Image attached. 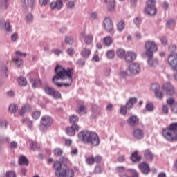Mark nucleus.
Here are the masks:
<instances>
[{
    "mask_svg": "<svg viewBox=\"0 0 177 177\" xmlns=\"http://www.w3.org/2000/svg\"><path fill=\"white\" fill-rule=\"evenodd\" d=\"M80 131V127L77 124H73L71 127L66 128V132L68 136H74L75 132Z\"/></svg>",
    "mask_w": 177,
    "mask_h": 177,
    "instance_id": "obj_12",
    "label": "nucleus"
},
{
    "mask_svg": "<svg viewBox=\"0 0 177 177\" xmlns=\"http://www.w3.org/2000/svg\"><path fill=\"white\" fill-rule=\"evenodd\" d=\"M74 6H75V3H74V1H69L68 3V9H73Z\"/></svg>",
    "mask_w": 177,
    "mask_h": 177,
    "instance_id": "obj_58",
    "label": "nucleus"
},
{
    "mask_svg": "<svg viewBox=\"0 0 177 177\" xmlns=\"http://www.w3.org/2000/svg\"><path fill=\"white\" fill-rule=\"evenodd\" d=\"M117 28L118 31H122L125 28V22L124 21H120L117 24Z\"/></svg>",
    "mask_w": 177,
    "mask_h": 177,
    "instance_id": "obj_34",
    "label": "nucleus"
},
{
    "mask_svg": "<svg viewBox=\"0 0 177 177\" xmlns=\"http://www.w3.org/2000/svg\"><path fill=\"white\" fill-rule=\"evenodd\" d=\"M18 82L21 86H26L27 85V79L24 77H20L18 78Z\"/></svg>",
    "mask_w": 177,
    "mask_h": 177,
    "instance_id": "obj_33",
    "label": "nucleus"
},
{
    "mask_svg": "<svg viewBox=\"0 0 177 177\" xmlns=\"http://www.w3.org/2000/svg\"><path fill=\"white\" fill-rule=\"evenodd\" d=\"M50 8L53 10H60L63 8V1L62 0H58L56 1H53L50 3Z\"/></svg>",
    "mask_w": 177,
    "mask_h": 177,
    "instance_id": "obj_16",
    "label": "nucleus"
},
{
    "mask_svg": "<svg viewBox=\"0 0 177 177\" xmlns=\"http://www.w3.org/2000/svg\"><path fill=\"white\" fill-rule=\"evenodd\" d=\"M167 27H168L169 28H172V27H175V20H169L167 23Z\"/></svg>",
    "mask_w": 177,
    "mask_h": 177,
    "instance_id": "obj_46",
    "label": "nucleus"
},
{
    "mask_svg": "<svg viewBox=\"0 0 177 177\" xmlns=\"http://www.w3.org/2000/svg\"><path fill=\"white\" fill-rule=\"evenodd\" d=\"M155 95L158 99H162V97H164V93L158 90V91H155Z\"/></svg>",
    "mask_w": 177,
    "mask_h": 177,
    "instance_id": "obj_50",
    "label": "nucleus"
},
{
    "mask_svg": "<svg viewBox=\"0 0 177 177\" xmlns=\"http://www.w3.org/2000/svg\"><path fill=\"white\" fill-rule=\"evenodd\" d=\"M127 109L128 108L127 106H122L120 109V114H122V115H127Z\"/></svg>",
    "mask_w": 177,
    "mask_h": 177,
    "instance_id": "obj_47",
    "label": "nucleus"
},
{
    "mask_svg": "<svg viewBox=\"0 0 177 177\" xmlns=\"http://www.w3.org/2000/svg\"><path fill=\"white\" fill-rule=\"evenodd\" d=\"M53 124V119L49 115H44L41 119V124L39 125L40 131H45L48 127H50Z\"/></svg>",
    "mask_w": 177,
    "mask_h": 177,
    "instance_id": "obj_5",
    "label": "nucleus"
},
{
    "mask_svg": "<svg viewBox=\"0 0 177 177\" xmlns=\"http://www.w3.org/2000/svg\"><path fill=\"white\" fill-rule=\"evenodd\" d=\"M148 64L151 67H153V66L157 64V59H153V57H149Z\"/></svg>",
    "mask_w": 177,
    "mask_h": 177,
    "instance_id": "obj_39",
    "label": "nucleus"
},
{
    "mask_svg": "<svg viewBox=\"0 0 177 177\" xmlns=\"http://www.w3.org/2000/svg\"><path fill=\"white\" fill-rule=\"evenodd\" d=\"M129 70L132 73V74H138L140 73V66L138 64L133 63L129 65Z\"/></svg>",
    "mask_w": 177,
    "mask_h": 177,
    "instance_id": "obj_17",
    "label": "nucleus"
},
{
    "mask_svg": "<svg viewBox=\"0 0 177 177\" xmlns=\"http://www.w3.org/2000/svg\"><path fill=\"white\" fill-rule=\"evenodd\" d=\"M53 167L55 171V175L58 177H74V170L66 167L62 169V162L59 161L55 162Z\"/></svg>",
    "mask_w": 177,
    "mask_h": 177,
    "instance_id": "obj_3",
    "label": "nucleus"
},
{
    "mask_svg": "<svg viewBox=\"0 0 177 177\" xmlns=\"http://www.w3.org/2000/svg\"><path fill=\"white\" fill-rule=\"evenodd\" d=\"M19 162L20 165H28V160L24 156H22L19 158Z\"/></svg>",
    "mask_w": 177,
    "mask_h": 177,
    "instance_id": "obj_30",
    "label": "nucleus"
},
{
    "mask_svg": "<svg viewBox=\"0 0 177 177\" xmlns=\"http://www.w3.org/2000/svg\"><path fill=\"white\" fill-rule=\"evenodd\" d=\"M127 122L131 127H136L139 124V118L136 115H132L127 120Z\"/></svg>",
    "mask_w": 177,
    "mask_h": 177,
    "instance_id": "obj_21",
    "label": "nucleus"
},
{
    "mask_svg": "<svg viewBox=\"0 0 177 177\" xmlns=\"http://www.w3.org/2000/svg\"><path fill=\"white\" fill-rule=\"evenodd\" d=\"M33 19L32 15L29 14L26 16V21L28 23H30V21Z\"/></svg>",
    "mask_w": 177,
    "mask_h": 177,
    "instance_id": "obj_63",
    "label": "nucleus"
},
{
    "mask_svg": "<svg viewBox=\"0 0 177 177\" xmlns=\"http://www.w3.org/2000/svg\"><path fill=\"white\" fill-rule=\"evenodd\" d=\"M139 168L141 172H142V174H145L146 175L150 172V166H149V164L145 162L139 165Z\"/></svg>",
    "mask_w": 177,
    "mask_h": 177,
    "instance_id": "obj_18",
    "label": "nucleus"
},
{
    "mask_svg": "<svg viewBox=\"0 0 177 177\" xmlns=\"http://www.w3.org/2000/svg\"><path fill=\"white\" fill-rule=\"evenodd\" d=\"M151 88L152 89V91H154L155 92H156L160 90V84L157 83H153L151 84Z\"/></svg>",
    "mask_w": 177,
    "mask_h": 177,
    "instance_id": "obj_43",
    "label": "nucleus"
},
{
    "mask_svg": "<svg viewBox=\"0 0 177 177\" xmlns=\"http://www.w3.org/2000/svg\"><path fill=\"white\" fill-rule=\"evenodd\" d=\"M81 37L84 38V44L86 45H91L93 42V35H87L85 36V33H81Z\"/></svg>",
    "mask_w": 177,
    "mask_h": 177,
    "instance_id": "obj_19",
    "label": "nucleus"
},
{
    "mask_svg": "<svg viewBox=\"0 0 177 177\" xmlns=\"http://www.w3.org/2000/svg\"><path fill=\"white\" fill-rule=\"evenodd\" d=\"M9 0H2L1 2V9H7L8 6H9Z\"/></svg>",
    "mask_w": 177,
    "mask_h": 177,
    "instance_id": "obj_42",
    "label": "nucleus"
},
{
    "mask_svg": "<svg viewBox=\"0 0 177 177\" xmlns=\"http://www.w3.org/2000/svg\"><path fill=\"white\" fill-rule=\"evenodd\" d=\"M133 136L135 139H143L145 138V131L141 129H135L133 131Z\"/></svg>",
    "mask_w": 177,
    "mask_h": 177,
    "instance_id": "obj_15",
    "label": "nucleus"
},
{
    "mask_svg": "<svg viewBox=\"0 0 177 177\" xmlns=\"http://www.w3.org/2000/svg\"><path fill=\"white\" fill-rule=\"evenodd\" d=\"M138 102V99L136 97H133V98H130L129 102H127V105L129 106V104H135L136 103H137Z\"/></svg>",
    "mask_w": 177,
    "mask_h": 177,
    "instance_id": "obj_51",
    "label": "nucleus"
},
{
    "mask_svg": "<svg viewBox=\"0 0 177 177\" xmlns=\"http://www.w3.org/2000/svg\"><path fill=\"white\" fill-rule=\"evenodd\" d=\"M10 149H17V142L16 141H12L10 144Z\"/></svg>",
    "mask_w": 177,
    "mask_h": 177,
    "instance_id": "obj_55",
    "label": "nucleus"
},
{
    "mask_svg": "<svg viewBox=\"0 0 177 177\" xmlns=\"http://www.w3.org/2000/svg\"><path fill=\"white\" fill-rule=\"evenodd\" d=\"M91 135V131H83L79 133L78 138L80 140L83 142V143H89V136Z\"/></svg>",
    "mask_w": 177,
    "mask_h": 177,
    "instance_id": "obj_10",
    "label": "nucleus"
},
{
    "mask_svg": "<svg viewBox=\"0 0 177 177\" xmlns=\"http://www.w3.org/2000/svg\"><path fill=\"white\" fill-rule=\"evenodd\" d=\"M5 30L6 31H8V32L12 31V27L10 26V23L6 22L5 24Z\"/></svg>",
    "mask_w": 177,
    "mask_h": 177,
    "instance_id": "obj_54",
    "label": "nucleus"
},
{
    "mask_svg": "<svg viewBox=\"0 0 177 177\" xmlns=\"http://www.w3.org/2000/svg\"><path fill=\"white\" fill-rule=\"evenodd\" d=\"M145 55L147 57H153L155 52L158 50V46L157 43L153 41H147L145 44Z\"/></svg>",
    "mask_w": 177,
    "mask_h": 177,
    "instance_id": "obj_4",
    "label": "nucleus"
},
{
    "mask_svg": "<svg viewBox=\"0 0 177 177\" xmlns=\"http://www.w3.org/2000/svg\"><path fill=\"white\" fill-rule=\"evenodd\" d=\"M12 62H14V63H15L18 67H20L21 65L23 64V59L19 57L13 58Z\"/></svg>",
    "mask_w": 177,
    "mask_h": 177,
    "instance_id": "obj_36",
    "label": "nucleus"
},
{
    "mask_svg": "<svg viewBox=\"0 0 177 177\" xmlns=\"http://www.w3.org/2000/svg\"><path fill=\"white\" fill-rule=\"evenodd\" d=\"M81 55L82 57H84V59H88L91 55V50L89 48H84L81 52Z\"/></svg>",
    "mask_w": 177,
    "mask_h": 177,
    "instance_id": "obj_27",
    "label": "nucleus"
},
{
    "mask_svg": "<svg viewBox=\"0 0 177 177\" xmlns=\"http://www.w3.org/2000/svg\"><path fill=\"white\" fill-rule=\"evenodd\" d=\"M167 104H169V106H172L175 103V99L174 98H169L167 100Z\"/></svg>",
    "mask_w": 177,
    "mask_h": 177,
    "instance_id": "obj_60",
    "label": "nucleus"
},
{
    "mask_svg": "<svg viewBox=\"0 0 177 177\" xmlns=\"http://www.w3.org/2000/svg\"><path fill=\"white\" fill-rule=\"evenodd\" d=\"M104 1L108 5L107 9L109 12H113L115 9V0H104Z\"/></svg>",
    "mask_w": 177,
    "mask_h": 177,
    "instance_id": "obj_20",
    "label": "nucleus"
},
{
    "mask_svg": "<svg viewBox=\"0 0 177 177\" xmlns=\"http://www.w3.org/2000/svg\"><path fill=\"white\" fill-rule=\"evenodd\" d=\"M162 90L165 92L168 96H173L175 95V87L170 82H166L162 86Z\"/></svg>",
    "mask_w": 177,
    "mask_h": 177,
    "instance_id": "obj_7",
    "label": "nucleus"
},
{
    "mask_svg": "<svg viewBox=\"0 0 177 177\" xmlns=\"http://www.w3.org/2000/svg\"><path fill=\"white\" fill-rule=\"evenodd\" d=\"M160 41H161V44L162 45H167V44H168V39H167V37H162L161 39H160Z\"/></svg>",
    "mask_w": 177,
    "mask_h": 177,
    "instance_id": "obj_61",
    "label": "nucleus"
},
{
    "mask_svg": "<svg viewBox=\"0 0 177 177\" xmlns=\"http://www.w3.org/2000/svg\"><path fill=\"white\" fill-rule=\"evenodd\" d=\"M49 2V0H39V3L41 5V6H45L48 5V3Z\"/></svg>",
    "mask_w": 177,
    "mask_h": 177,
    "instance_id": "obj_57",
    "label": "nucleus"
},
{
    "mask_svg": "<svg viewBox=\"0 0 177 177\" xmlns=\"http://www.w3.org/2000/svg\"><path fill=\"white\" fill-rule=\"evenodd\" d=\"M65 42L69 45H71L74 43V39H73L71 37H66L65 38Z\"/></svg>",
    "mask_w": 177,
    "mask_h": 177,
    "instance_id": "obj_49",
    "label": "nucleus"
},
{
    "mask_svg": "<svg viewBox=\"0 0 177 177\" xmlns=\"http://www.w3.org/2000/svg\"><path fill=\"white\" fill-rule=\"evenodd\" d=\"M131 160L133 162H139L142 160V156L139 155L138 151H136L131 154Z\"/></svg>",
    "mask_w": 177,
    "mask_h": 177,
    "instance_id": "obj_22",
    "label": "nucleus"
},
{
    "mask_svg": "<svg viewBox=\"0 0 177 177\" xmlns=\"http://www.w3.org/2000/svg\"><path fill=\"white\" fill-rule=\"evenodd\" d=\"M56 75L53 78V82L55 84L58 88L62 86H70L73 83V75L74 69L68 68L65 69L63 66L57 65L55 68Z\"/></svg>",
    "mask_w": 177,
    "mask_h": 177,
    "instance_id": "obj_1",
    "label": "nucleus"
},
{
    "mask_svg": "<svg viewBox=\"0 0 177 177\" xmlns=\"http://www.w3.org/2000/svg\"><path fill=\"white\" fill-rule=\"evenodd\" d=\"M144 157L146 160H149V161H152L153 158H154V155L151 153L150 149H147L144 151Z\"/></svg>",
    "mask_w": 177,
    "mask_h": 177,
    "instance_id": "obj_24",
    "label": "nucleus"
},
{
    "mask_svg": "<svg viewBox=\"0 0 177 177\" xmlns=\"http://www.w3.org/2000/svg\"><path fill=\"white\" fill-rule=\"evenodd\" d=\"M133 23H135L136 26H140V23H142V19H140V17H136L133 19Z\"/></svg>",
    "mask_w": 177,
    "mask_h": 177,
    "instance_id": "obj_53",
    "label": "nucleus"
},
{
    "mask_svg": "<svg viewBox=\"0 0 177 177\" xmlns=\"http://www.w3.org/2000/svg\"><path fill=\"white\" fill-rule=\"evenodd\" d=\"M116 54L118 55V57L122 59L124 56L125 57V50H124V49H118Z\"/></svg>",
    "mask_w": 177,
    "mask_h": 177,
    "instance_id": "obj_37",
    "label": "nucleus"
},
{
    "mask_svg": "<svg viewBox=\"0 0 177 177\" xmlns=\"http://www.w3.org/2000/svg\"><path fill=\"white\" fill-rule=\"evenodd\" d=\"M77 113L80 114V115H82L83 114H86V107L84 105H80L77 108Z\"/></svg>",
    "mask_w": 177,
    "mask_h": 177,
    "instance_id": "obj_31",
    "label": "nucleus"
},
{
    "mask_svg": "<svg viewBox=\"0 0 177 177\" xmlns=\"http://www.w3.org/2000/svg\"><path fill=\"white\" fill-rule=\"evenodd\" d=\"M32 115L34 120H38V118H39L41 117V111H34L32 113Z\"/></svg>",
    "mask_w": 177,
    "mask_h": 177,
    "instance_id": "obj_44",
    "label": "nucleus"
},
{
    "mask_svg": "<svg viewBox=\"0 0 177 177\" xmlns=\"http://www.w3.org/2000/svg\"><path fill=\"white\" fill-rule=\"evenodd\" d=\"M104 26L106 31H111L113 28H114V25L113 24V21L111 20V19L106 17L104 19Z\"/></svg>",
    "mask_w": 177,
    "mask_h": 177,
    "instance_id": "obj_13",
    "label": "nucleus"
},
{
    "mask_svg": "<svg viewBox=\"0 0 177 177\" xmlns=\"http://www.w3.org/2000/svg\"><path fill=\"white\" fill-rule=\"evenodd\" d=\"M44 89V92H46V93L50 96H52V95H53V92L55 91V89L49 86H46Z\"/></svg>",
    "mask_w": 177,
    "mask_h": 177,
    "instance_id": "obj_32",
    "label": "nucleus"
},
{
    "mask_svg": "<svg viewBox=\"0 0 177 177\" xmlns=\"http://www.w3.org/2000/svg\"><path fill=\"white\" fill-rule=\"evenodd\" d=\"M29 111H31V106L28 104H25L22 106L21 109L19 111V115H24L26 113H28Z\"/></svg>",
    "mask_w": 177,
    "mask_h": 177,
    "instance_id": "obj_23",
    "label": "nucleus"
},
{
    "mask_svg": "<svg viewBox=\"0 0 177 177\" xmlns=\"http://www.w3.org/2000/svg\"><path fill=\"white\" fill-rule=\"evenodd\" d=\"M162 135L167 142H177V122L171 123L168 127L162 129Z\"/></svg>",
    "mask_w": 177,
    "mask_h": 177,
    "instance_id": "obj_2",
    "label": "nucleus"
},
{
    "mask_svg": "<svg viewBox=\"0 0 177 177\" xmlns=\"http://www.w3.org/2000/svg\"><path fill=\"white\" fill-rule=\"evenodd\" d=\"M88 139V143H90V145H92L93 146H99L100 140L99 139V136L96 132L90 131Z\"/></svg>",
    "mask_w": 177,
    "mask_h": 177,
    "instance_id": "obj_9",
    "label": "nucleus"
},
{
    "mask_svg": "<svg viewBox=\"0 0 177 177\" xmlns=\"http://www.w3.org/2000/svg\"><path fill=\"white\" fill-rule=\"evenodd\" d=\"M86 162L88 165H93L95 162L99 164L102 162V156L100 155H97L95 157L90 156L86 159Z\"/></svg>",
    "mask_w": 177,
    "mask_h": 177,
    "instance_id": "obj_11",
    "label": "nucleus"
},
{
    "mask_svg": "<svg viewBox=\"0 0 177 177\" xmlns=\"http://www.w3.org/2000/svg\"><path fill=\"white\" fill-rule=\"evenodd\" d=\"M145 12L150 16H154L157 13V8H156V1L148 0L147 1V7L145 8Z\"/></svg>",
    "mask_w": 177,
    "mask_h": 177,
    "instance_id": "obj_6",
    "label": "nucleus"
},
{
    "mask_svg": "<svg viewBox=\"0 0 177 177\" xmlns=\"http://www.w3.org/2000/svg\"><path fill=\"white\" fill-rule=\"evenodd\" d=\"M6 177H17L16 173L14 171H8L6 172Z\"/></svg>",
    "mask_w": 177,
    "mask_h": 177,
    "instance_id": "obj_48",
    "label": "nucleus"
},
{
    "mask_svg": "<svg viewBox=\"0 0 177 177\" xmlns=\"http://www.w3.org/2000/svg\"><path fill=\"white\" fill-rule=\"evenodd\" d=\"M30 82L32 88H37V86L42 85V81H41L40 79L35 80L30 78Z\"/></svg>",
    "mask_w": 177,
    "mask_h": 177,
    "instance_id": "obj_25",
    "label": "nucleus"
},
{
    "mask_svg": "<svg viewBox=\"0 0 177 177\" xmlns=\"http://www.w3.org/2000/svg\"><path fill=\"white\" fill-rule=\"evenodd\" d=\"M30 149H32V150H37V149H38V144L37 142H32L30 145Z\"/></svg>",
    "mask_w": 177,
    "mask_h": 177,
    "instance_id": "obj_56",
    "label": "nucleus"
},
{
    "mask_svg": "<svg viewBox=\"0 0 177 177\" xmlns=\"http://www.w3.org/2000/svg\"><path fill=\"white\" fill-rule=\"evenodd\" d=\"M115 56V53H114V50H109L106 52V57L110 59H114Z\"/></svg>",
    "mask_w": 177,
    "mask_h": 177,
    "instance_id": "obj_35",
    "label": "nucleus"
},
{
    "mask_svg": "<svg viewBox=\"0 0 177 177\" xmlns=\"http://www.w3.org/2000/svg\"><path fill=\"white\" fill-rule=\"evenodd\" d=\"M51 96H53L55 99H60V97H62V94H60V92L54 90L53 94H51Z\"/></svg>",
    "mask_w": 177,
    "mask_h": 177,
    "instance_id": "obj_41",
    "label": "nucleus"
},
{
    "mask_svg": "<svg viewBox=\"0 0 177 177\" xmlns=\"http://www.w3.org/2000/svg\"><path fill=\"white\" fill-rule=\"evenodd\" d=\"M115 171L120 177L121 175H124V174H125V171H127V169H125V167L118 166L116 167Z\"/></svg>",
    "mask_w": 177,
    "mask_h": 177,
    "instance_id": "obj_28",
    "label": "nucleus"
},
{
    "mask_svg": "<svg viewBox=\"0 0 177 177\" xmlns=\"http://www.w3.org/2000/svg\"><path fill=\"white\" fill-rule=\"evenodd\" d=\"M95 174H102V167L100 166L95 167Z\"/></svg>",
    "mask_w": 177,
    "mask_h": 177,
    "instance_id": "obj_64",
    "label": "nucleus"
},
{
    "mask_svg": "<svg viewBox=\"0 0 177 177\" xmlns=\"http://www.w3.org/2000/svg\"><path fill=\"white\" fill-rule=\"evenodd\" d=\"M113 44V39L110 36H106L104 38V44L105 46H110Z\"/></svg>",
    "mask_w": 177,
    "mask_h": 177,
    "instance_id": "obj_29",
    "label": "nucleus"
},
{
    "mask_svg": "<svg viewBox=\"0 0 177 177\" xmlns=\"http://www.w3.org/2000/svg\"><path fill=\"white\" fill-rule=\"evenodd\" d=\"M131 172V177H139V174L136 170L134 169H129Z\"/></svg>",
    "mask_w": 177,
    "mask_h": 177,
    "instance_id": "obj_52",
    "label": "nucleus"
},
{
    "mask_svg": "<svg viewBox=\"0 0 177 177\" xmlns=\"http://www.w3.org/2000/svg\"><path fill=\"white\" fill-rule=\"evenodd\" d=\"M167 63L172 70L177 71V54H170L167 57Z\"/></svg>",
    "mask_w": 177,
    "mask_h": 177,
    "instance_id": "obj_8",
    "label": "nucleus"
},
{
    "mask_svg": "<svg viewBox=\"0 0 177 177\" xmlns=\"http://www.w3.org/2000/svg\"><path fill=\"white\" fill-rule=\"evenodd\" d=\"M55 156H57V157H61L63 154V150L60 148H56L54 151Z\"/></svg>",
    "mask_w": 177,
    "mask_h": 177,
    "instance_id": "obj_40",
    "label": "nucleus"
},
{
    "mask_svg": "<svg viewBox=\"0 0 177 177\" xmlns=\"http://www.w3.org/2000/svg\"><path fill=\"white\" fill-rule=\"evenodd\" d=\"M69 120L71 124H73V125L75 124V122H78V118L75 115H71Z\"/></svg>",
    "mask_w": 177,
    "mask_h": 177,
    "instance_id": "obj_38",
    "label": "nucleus"
},
{
    "mask_svg": "<svg viewBox=\"0 0 177 177\" xmlns=\"http://www.w3.org/2000/svg\"><path fill=\"white\" fill-rule=\"evenodd\" d=\"M137 56L138 55L136 53L128 51L124 55L125 62L127 63H131V62H133V60L136 59Z\"/></svg>",
    "mask_w": 177,
    "mask_h": 177,
    "instance_id": "obj_14",
    "label": "nucleus"
},
{
    "mask_svg": "<svg viewBox=\"0 0 177 177\" xmlns=\"http://www.w3.org/2000/svg\"><path fill=\"white\" fill-rule=\"evenodd\" d=\"M146 110L149 112L153 111L154 110V105L153 104V103L147 104Z\"/></svg>",
    "mask_w": 177,
    "mask_h": 177,
    "instance_id": "obj_45",
    "label": "nucleus"
},
{
    "mask_svg": "<svg viewBox=\"0 0 177 177\" xmlns=\"http://www.w3.org/2000/svg\"><path fill=\"white\" fill-rule=\"evenodd\" d=\"M171 111H173V113H174L175 114L177 113V103L171 106Z\"/></svg>",
    "mask_w": 177,
    "mask_h": 177,
    "instance_id": "obj_62",
    "label": "nucleus"
},
{
    "mask_svg": "<svg viewBox=\"0 0 177 177\" xmlns=\"http://www.w3.org/2000/svg\"><path fill=\"white\" fill-rule=\"evenodd\" d=\"M67 53L69 56H73V55L75 53V52L74 51V48H68Z\"/></svg>",
    "mask_w": 177,
    "mask_h": 177,
    "instance_id": "obj_59",
    "label": "nucleus"
},
{
    "mask_svg": "<svg viewBox=\"0 0 177 177\" xmlns=\"http://www.w3.org/2000/svg\"><path fill=\"white\" fill-rule=\"evenodd\" d=\"M17 110H19V108L16 104H11L8 107V111L10 114H15V113H17Z\"/></svg>",
    "mask_w": 177,
    "mask_h": 177,
    "instance_id": "obj_26",
    "label": "nucleus"
}]
</instances>
